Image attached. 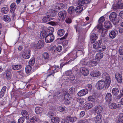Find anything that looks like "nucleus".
Segmentation results:
<instances>
[{"label": "nucleus", "instance_id": "41", "mask_svg": "<svg viewBox=\"0 0 123 123\" xmlns=\"http://www.w3.org/2000/svg\"><path fill=\"white\" fill-rule=\"evenodd\" d=\"M71 96L68 93L66 94L64 96V98L65 100H69L71 98Z\"/></svg>", "mask_w": 123, "mask_h": 123}, {"label": "nucleus", "instance_id": "17", "mask_svg": "<svg viewBox=\"0 0 123 123\" xmlns=\"http://www.w3.org/2000/svg\"><path fill=\"white\" fill-rule=\"evenodd\" d=\"M101 74L99 71H92L91 74V75L94 77H98Z\"/></svg>", "mask_w": 123, "mask_h": 123}, {"label": "nucleus", "instance_id": "20", "mask_svg": "<svg viewBox=\"0 0 123 123\" xmlns=\"http://www.w3.org/2000/svg\"><path fill=\"white\" fill-rule=\"evenodd\" d=\"M51 16L53 17L52 15H50V16L49 15L45 16L42 19L43 21L44 22H46L51 20L52 18H51Z\"/></svg>", "mask_w": 123, "mask_h": 123}, {"label": "nucleus", "instance_id": "3", "mask_svg": "<svg viewBox=\"0 0 123 123\" xmlns=\"http://www.w3.org/2000/svg\"><path fill=\"white\" fill-rule=\"evenodd\" d=\"M43 38H45V40L46 43H49L53 42L54 39V36L53 34L47 35L41 34Z\"/></svg>", "mask_w": 123, "mask_h": 123}, {"label": "nucleus", "instance_id": "58", "mask_svg": "<svg viewBox=\"0 0 123 123\" xmlns=\"http://www.w3.org/2000/svg\"><path fill=\"white\" fill-rule=\"evenodd\" d=\"M99 23L97 26V28L99 30L100 29H101L102 28V23Z\"/></svg>", "mask_w": 123, "mask_h": 123}, {"label": "nucleus", "instance_id": "15", "mask_svg": "<svg viewBox=\"0 0 123 123\" xmlns=\"http://www.w3.org/2000/svg\"><path fill=\"white\" fill-rule=\"evenodd\" d=\"M93 106L92 103H87L84 106L83 108L85 110H87L92 108Z\"/></svg>", "mask_w": 123, "mask_h": 123}, {"label": "nucleus", "instance_id": "27", "mask_svg": "<svg viewBox=\"0 0 123 123\" xmlns=\"http://www.w3.org/2000/svg\"><path fill=\"white\" fill-rule=\"evenodd\" d=\"M97 37L96 35L94 33H92L90 36V40L91 42L92 43H94L96 40Z\"/></svg>", "mask_w": 123, "mask_h": 123}, {"label": "nucleus", "instance_id": "53", "mask_svg": "<svg viewBox=\"0 0 123 123\" xmlns=\"http://www.w3.org/2000/svg\"><path fill=\"white\" fill-rule=\"evenodd\" d=\"M106 48V47L105 46H100V48L99 49V50L101 51H103L105 50Z\"/></svg>", "mask_w": 123, "mask_h": 123}, {"label": "nucleus", "instance_id": "11", "mask_svg": "<svg viewBox=\"0 0 123 123\" xmlns=\"http://www.w3.org/2000/svg\"><path fill=\"white\" fill-rule=\"evenodd\" d=\"M88 92V90L87 89H85L80 90L77 93L79 96H82L86 94Z\"/></svg>", "mask_w": 123, "mask_h": 123}, {"label": "nucleus", "instance_id": "55", "mask_svg": "<svg viewBox=\"0 0 123 123\" xmlns=\"http://www.w3.org/2000/svg\"><path fill=\"white\" fill-rule=\"evenodd\" d=\"M69 121L67 118V117L65 119H63L61 122L62 123H69Z\"/></svg>", "mask_w": 123, "mask_h": 123}, {"label": "nucleus", "instance_id": "54", "mask_svg": "<svg viewBox=\"0 0 123 123\" xmlns=\"http://www.w3.org/2000/svg\"><path fill=\"white\" fill-rule=\"evenodd\" d=\"M86 87V89H87L88 91L91 90L92 88V86L90 84H87Z\"/></svg>", "mask_w": 123, "mask_h": 123}, {"label": "nucleus", "instance_id": "4", "mask_svg": "<svg viewBox=\"0 0 123 123\" xmlns=\"http://www.w3.org/2000/svg\"><path fill=\"white\" fill-rule=\"evenodd\" d=\"M54 31V29L52 27H49L45 30H43L41 31V34L50 35L53 34Z\"/></svg>", "mask_w": 123, "mask_h": 123}, {"label": "nucleus", "instance_id": "33", "mask_svg": "<svg viewBox=\"0 0 123 123\" xmlns=\"http://www.w3.org/2000/svg\"><path fill=\"white\" fill-rule=\"evenodd\" d=\"M5 21L9 22L11 21V19L10 17L7 15H5L2 18Z\"/></svg>", "mask_w": 123, "mask_h": 123}, {"label": "nucleus", "instance_id": "18", "mask_svg": "<svg viewBox=\"0 0 123 123\" xmlns=\"http://www.w3.org/2000/svg\"><path fill=\"white\" fill-rule=\"evenodd\" d=\"M99 32L101 34L102 36L104 37L107 34V33L108 30L106 29L102 28L98 30Z\"/></svg>", "mask_w": 123, "mask_h": 123}, {"label": "nucleus", "instance_id": "47", "mask_svg": "<svg viewBox=\"0 0 123 123\" xmlns=\"http://www.w3.org/2000/svg\"><path fill=\"white\" fill-rule=\"evenodd\" d=\"M76 58H74V59H71L68 62H66L64 63L62 65L61 64L60 66V68H62L65 65H67V64L68 63L70 62H71V61H74V60Z\"/></svg>", "mask_w": 123, "mask_h": 123}, {"label": "nucleus", "instance_id": "49", "mask_svg": "<svg viewBox=\"0 0 123 123\" xmlns=\"http://www.w3.org/2000/svg\"><path fill=\"white\" fill-rule=\"evenodd\" d=\"M35 62V59L34 58H33L31 59L29 62V65L33 66Z\"/></svg>", "mask_w": 123, "mask_h": 123}, {"label": "nucleus", "instance_id": "21", "mask_svg": "<svg viewBox=\"0 0 123 123\" xmlns=\"http://www.w3.org/2000/svg\"><path fill=\"white\" fill-rule=\"evenodd\" d=\"M6 76L5 77V79L8 81H10L12 77L11 72H10L8 71L6 72Z\"/></svg>", "mask_w": 123, "mask_h": 123}, {"label": "nucleus", "instance_id": "10", "mask_svg": "<svg viewBox=\"0 0 123 123\" xmlns=\"http://www.w3.org/2000/svg\"><path fill=\"white\" fill-rule=\"evenodd\" d=\"M94 120L96 123H100L102 120V117L100 115L96 116L95 117Z\"/></svg>", "mask_w": 123, "mask_h": 123}, {"label": "nucleus", "instance_id": "48", "mask_svg": "<svg viewBox=\"0 0 123 123\" xmlns=\"http://www.w3.org/2000/svg\"><path fill=\"white\" fill-rule=\"evenodd\" d=\"M72 74V72L71 70H69L65 72V75L67 76H71Z\"/></svg>", "mask_w": 123, "mask_h": 123}, {"label": "nucleus", "instance_id": "52", "mask_svg": "<svg viewBox=\"0 0 123 123\" xmlns=\"http://www.w3.org/2000/svg\"><path fill=\"white\" fill-rule=\"evenodd\" d=\"M24 117H21L19 118L18 120V123H23L24 121Z\"/></svg>", "mask_w": 123, "mask_h": 123}, {"label": "nucleus", "instance_id": "60", "mask_svg": "<svg viewBox=\"0 0 123 123\" xmlns=\"http://www.w3.org/2000/svg\"><path fill=\"white\" fill-rule=\"evenodd\" d=\"M74 27L75 28V29L76 31H79L80 29V27H79L78 25V24L75 25H74Z\"/></svg>", "mask_w": 123, "mask_h": 123}, {"label": "nucleus", "instance_id": "28", "mask_svg": "<svg viewBox=\"0 0 123 123\" xmlns=\"http://www.w3.org/2000/svg\"><path fill=\"white\" fill-rule=\"evenodd\" d=\"M103 56V54L102 53L99 52L96 55V59L99 61Z\"/></svg>", "mask_w": 123, "mask_h": 123}, {"label": "nucleus", "instance_id": "26", "mask_svg": "<svg viewBox=\"0 0 123 123\" xmlns=\"http://www.w3.org/2000/svg\"><path fill=\"white\" fill-rule=\"evenodd\" d=\"M21 114L24 117L27 119H29V115L27 111L25 110H23L21 111Z\"/></svg>", "mask_w": 123, "mask_h": 123}, {"label": "nucleus", "instance_id": "64", "mask_svg": "<svg viewBox=\"0 0 123 123\" xmlns=\"http://www.w3.org/2000/svg\"><path fill=\"white\" fill-rule=\"evenodd\" d=\"M54 115V114L52 112H49L48 113V116L50 118L53 117Z\"/></svg>", "mask_w": 123, "mask_h": 123}, {"label": "nucleus", "instance_id": "31", "mask_svg": "<svg viewBox=\"0 0 123 123\" xmlns=\"http://www.w3.org/2000/svg\"><path fill=\"white\" fill-rule=\"evenodd\" d=\"M43 111V109L40 107H37L35 109V111L36 114H39L42 113Z\"/></svg>", "mask_w": 123, "mask_h": 123}, {"label": "nucleus", "instance_id": "43", "mask_svg": "<svg viewBox=\"0 0 123 123\" xmlns=\"http://www.w3.org/2000/svg\"><path fill=\"white\" fill-rule=\"evenodd\" d=\"M31 69V67L30 65L27 66L25 68L26 72L27 73H29Z\"/></svg>", "mask_w": 123, "mask_h": 123}, {"label": "nucleus", "instance_id": "9", "mask_svg": "<svg viewBox=\"0 0 123 123\" xmlns=\"http://www.w3.org/2000/svg\"><path fill=\"white\" fill-rule=\"evenodd\" d=\"M102 43V41L100 40L97 41L93 45V48L95 49H99Z\"/></svg>", "mask_w": 123, "mask_h": 123}, {"label": "nucleus", "instance_id": "25", "mask_svg": "<svg viewBox=\"0 0 123 123\" xmlns=\"http://www.w3.org/2000/svg\"><path fill=\"white\" fill-rule=\"evenodd\" d=\"M22 67L21 65H13L12 66V68L14 70H17L20 69Z\"/></svg>", "mask_w": 123, "mask_h": 123}, {"label": "nucleus", "instance_id": "6", "mask_svg": "<svg viewBox=\"0 0 123 123\" xmlns=\"http://www.w3.org/2000/svg\"><path fill=\"white\" fill-rule=\"evenodd\" d=\"M30 51L29 50L25 51L23 54L22 55V57L25 59H28L30 57Z\"/></svg>", "mask_w": 123, "mask_h": 123}, {"label": "nucleus", "instance_id": "57", "mask_svg": "<svg viewBox=\"0 0 123 123\" xmlns=\"http://www.w3.org/2000/svg\"><path fill=\"white\" fill-rule=\"evenodd\" d=\"M31 122H36L37 120L35 117H32L30 119Z\"/></svg>", "mask_w": 123, "mask_h": 123}, {"label": "nucleus", "instance_id": "46", "mask_svg": "<svg viewBox=\"0 0 123 123\" xmlns=\"http://www.w3.org/2000/svg\"><path fill=\"white\" fill-rule=\"evenodd\" d=\"M81 64L84 65H87L88 66V62L87 60L85 59H83L81 60L80 62Z\"/></svg>", "mask_w": 123, "mask_h": 123}, {"label": "nucleus", "instance_id": "38", "mask_svg": "<svg viewBox=\"0 0 123 123\" xmlns=\"http://www.w3.org/2000/svg\"><path fill=\"white\" fill-rule=\"evenodd\" d=\"M8 11V9L7 7H3L1 9V11L2 13L7 14Z\"/></svg>", "mask_w": 123, "mask_h": 123}, {"label": "nucleus", "instance_id": "12", "mask_svg": "<svg viewBox=\"0 0 123 123\" xmlns=\"http://www.w3.org/2000/svg\"><path fill=\"white\" fill-rule=\"evenodd\" d=\"M80 71L82 74L85 76H87L88 74V70L85 68L82 67L80 69Z\"/></svg>", "mask_w": 123, "mask_h": 123}, {"label": "nucleus", "instance_id": "42", "mask_svg": "<svg viewBox=\"0 0 123 123\" xmlns=\"http://www.w3.org/2000/svg\"><path fill=\"white\" fill-rule=\"evenodd\" d=\"M43 58L45 60H48L49 57V55L47 52H44L43 54Z\"/></svg>", "mask_w": 123, "mask_h": 123}, {"label": "nucleus", "instance_id": "63", "mask_svg": "<svg viewBox=\"0 0 123 123\" xmlns=\"http://www.w3.org/2000/svg\"><path fill=\"white\" fill-rule=\"evenodd\" d=\"M6 87L5 86H4L2 87L1 91L3 92H4V93H5V92L6 91Z\"/></svg>", "mask_w": 123, "mask_h": 123}, {"label": "nucleus", "instance_id": "32", "mask_svg": "<svg viewBox=\"0 0 123 123\" xmlns=\"http://www.w3.org/2000/svg\"><path fill=\"white\" fill-rule=\"evenodd\" d=\"M119 92V91L118 88L115 87L112 89V93L115 96H117Z\"/></svg>", "mask_w": 123, "mask_h": 123}, {"label": "nucleus", "instance_id": "37", "mask_svg": "<svg viewBox=\"0 0 123 123\" xmlns=\"http://www.w3.org/2000/svg\"><path fill=\"white\" fill-rule=\"evenodd\" d=\"M16 6L15 3H12L10 6V10L11 12L13 13L15 10Z\"/></svg>", "mask_w": 123, "mask_h": 123}, {"label": "nucleus", "instance_id": "22", "mask_svg": "<svg viewBox=\"0 0 123 123\" xmlns=\"http://www.w3.org/2000/svg\"><path fill=\"white\" fill-rule=\"evenodd\" d=\"M88 100L90 101L95 102L97 101V98L95 95H92L88 97Z\"/></svg>", "mask_w": 123, "mask_h": 123}, {"label": "nucleus", "instance_id": "39", "mask_svg": "<svg viewBox=\"0 0 123 123\" xmlns=\"http://www.w3.org/2000/svg\"><path fill=\"white\" fill-rule=\"evenodd\" d=\"M64 31L63 29H61L57 31V34L58 36L61 37L64 34Z\"/></svg>", "mask_w": 123, "mask_h": 123}, {"label": "nucleus", "instance_id": "62", "mask_svg": "<svg viewBox=\"0 0 123 123\" xmlns=\"http://www.w3.org/2000/svg\"><path fill=\"white\" fill-rule=\"evenodd\" d=\"M58 110L62 112L64 110V108L63 107L59 106L58 108Z\"/></svg>", "mask_w": 123, "mask_h": 123}, {"label": "nucleus", "instance_id": "59", "mask_svg": "<svg viewBox=\"0 0 123 123\" xmlns=\"http://www.w3.org/2000/svg\"><path fill=\"white\" fill-rule=\"evenodd\" d=\"M75 90V89L74 88L72 87L70 88L69 90V91L71 94H73Z\"/></svg>", "mask_w": 123, "mask_h": 123}, {"label": "nucleus", "instance_id": "56", "mask_svg": "<svg viewBox=\"0 0 123 123\" xmlns=\"http://www.w3.org/2000/svg\"><path fill=\"white\" fill-rule=\"evenodd\" d=\"M105 20L104 18V17H101L98 20V23H102Z\"/></svg>", "mask_w": 123, "mask_h": 123}, {"label": "nucleus", "instance_id": "44", "mask_svg": "<svg viewBox=\"0 0 123 123\" xmlns=\"http://www.w3.org/2000/svg\"><path fill=\"white\" fill-rule=\"evenodd\" d=\"M84 1V0H79L78 1L79 5L81 6L86 5Z\"/></svg>", "mask_w": 123, "mask_h": 123}, {"label": "nucleus", "instance_id": "24", "mask_svg": "<svg viewBox=\"0 0 123 123\" xmlns=\"http://www.w3.org/2000/svg\"><path fill=\"white\" fill-rule=\"evenodd\" d=\"M60 92L59 91H57L55 93H54L53 98L56 100L59 99L60 96H61L60 94Z\"/></svg>", "mask_w": 123, "mask_h": 123}, {"label": "nucleus", "instance_id": "16", "mask_svg": "<svg viewBox=\"0 0 123 123\" xmlns=\"http://www.w3.org/2000/svg\"><path fill=\"white\" fill-rule=\"evenodd\" d=\"M112 24L109 21H106L104 23V26L107 29L111 28L112 27Z\"/></svg>", "mask_w": 123, "mask_h": 123}, {"label": "nucleus", "instance_id": "14", "mask_svg": "<svg viewBox=\"0 0 123 123\" xmlns=\"http://www.w3.org/2000/svg\"><path fill=\"white\" fill-rule=\"evenodd\" d=\"M117 31L116 30L111 31L109 34L110 37L112 39L116 37V35L117 34Z\"/></svg>", "mask_w": 123, "mask_h": 123}, {"label": "nucleus", "instance_id": "8", "mask_svg": "<svg viewBox=\"0 0 123 123\" xmlns=\"http://www.w3.org/2000/svg\"><path fill=\"white\" fill-rule=\"evenodd\" d=\"M115 78L118 82L121 83L122 81V78L121 75L120 74L117 73L115 74Z\"/></svg>", "mask_w": 123, "mask_h": 123}, {"label": "nucleus", "instance_id": "2", "mask_svg": "<svg viewBox=\"0 0 123 123\" xmlns=\"http://www.w3.org/2000/svg\"><path fill=\"white\" fill-rule=\"evenodd\" d=\"M109 18L110 21L114 25L117 24L119 22V19L117 17V14L115 12H112L110 14Z\"/></svg>", "mask_w": 123, "mask_h": 123}, {"label": "nucleus", "instance_id": "61", "mask_svg": "<svg viewBox=\"0 0 123 123\" xmlns=\"http://www.w3.org/2000/svg\"><path fill=\"white\" fill-rule=\"evenodd\" d=\"M62 49V47L61 46H59L57 48L56 47L57 50L58 52L61 51Z\"/></svg>", "mask_w": 123, "mask_h": 123}, {"label": "nucleus", "instance_id": "5", "mask_svg": "<svg viewBox=\"0 0 123 123\" xmlns=\"http://www.w3.org/2000/svg\"><path fill=\"white\" fill-rule=\"evenodd\" d=\"M67 12L65 11H61L58 13V15L61 20L63 21L65 19Z\"/></svg>", "mask_w": 123, "mask_h": 123}, {"label": "nucleus", "instance_id": "7", "mask_svg": "<svg viewBox=\"0 0 123 123\" xmlns=\"http://www.w3.org/2000/svg\"><path fill=\"white\" fill-rule=\"evenodd\" d=\"M44 41L42 40H39L36 46V47L37 49H40L42 48L44 46Z\"/></svg>", "mask_w": 123, "mask_h": 123}, {"label": "nucleus", "instance_id": "45", "mask_svg": "<svg viewBox=\"0 0 123 123\" xmlns=\"http://www.w3.org/2000/svg\"><path fill=\"white\" fill-rule=\"evenodd\" d=\"M118 120L119 122H121L123 121V114H120L117 117Z\"/></svg>", "mask_w": 123, "mask_h": 123}, {"label": "nucleus", "instance_id": "36", "mask_svg": "<svg viewBox=\"0 0 123 123\" xmlns=\"http://www.w3.org/2000/svg\"><path fill=\"white\" fill-rule=\"evenodd\" d=\"M97 64V62L96 61H89L88 62V66H96Z\"/></svg>", "mask_w": 123, "mask_h": 123}, {"label": "nucleus", "instance_id": "34", "mask_svg": "<svg viewBox=\"0 0 123 123\" xmlns=\"http://www.w3.org/2000/svg\"><path fill=\"white\" fill-rule=\"evenodd\" d=\"M109 108L111 109H115L117 107V105L116 104L114 103H112L109 105Z\"/></svg>", "mask_w": 123, "mask_h": 123}, {"label": "nucleus", "instance_id": "35", "mask_svg": "<svg viewBox=\"0 0 123 123\" xmlns=\"http://www.w3.org/2000/svg\"><path fill=\"white\" fill-rule=\"evenodd\" d=\"M68 13L70 14H72L75 12V8L73 6L70 7L68 10Z\"/></svg>", "mask_w": 123, "mask_h": 123}, {"label": "nucleus", "instance_id": "19", "mask_svg": "<svg viewBox=\"0 0 123 123\" xmlns=\"http://www.w3.org/2000/svg\"><path fill=\"white\" fill-rule=\"evenodd\" d=\"M103 110V108L102 106L100 105L97 106L95 109V111L98 114H99L101 113Z\"/></svg>", "mask_w": 123, "mask_h": 123}, {"label": "nucleus", "instance_id": "51", "mask_svg": "<svg viewBox=\"0 0 123 123\" xmlns=\"http://www.w3.org/2000/svg\"><path fill=\"white\" fill-rule=\"evenodd\" d=\"M64 7V4L62 3H60L58 4V9L60 10L62 9Z\"/></svg>", "mask_w": 123, "mask_h": 123}, {"label": "nucleus", "instance_id": "13", "mask_svg": "<svg viewBox=\"0 0 123 123\" xmlns=\"http://www.w3.org/2000/svg\"><path fill=\"white\" fill-rule=\"evenodd\" d=\"M54 68H55V69L53 71H52L49 73L48 74V76L51 75L54 76L55 73L58 72L59 70L60 67L59 66H56Z\"/></svg>", "mask_w": 123, "mask_h": 123}, {"label": "nucleus", "instance_id": "23", "mask_svg": "<svg viewBox=\"0 0 123 123\" xmlns=\"http://www.w3.org/2000/svg\"><path fill=\"white\" fill-rule=\"evenodd\" d=\"M112 98V95L110 93H107L105 95V98L107 102H109L111 101Z\"/></svg>", "mask_w": 123, "mask_h": 123}, {"label": "nucleus", "instance_id": "40", "mask_svg": "<svg viewBox=\"0 0 123 123\" xmlns=\"http://www.w3.org/2000/svg\"><path fill=\"white\" fill-rule=\"evenodd\" d=\"M82 10V7L80 6H78L76 8L75 11L77 13H79L81 12Z\"/></svg>", "mask_w": 123, "mask_h": 123}, {"label": "nucleus", "instance_id": "1", "mask_svg": "<svg viewBox=\"0 0 123 123\" xmlns=\"http://www.w3.org/2000/svg\"><path fill=\"white\" fill-rule=\"evenodd\" d=\"M102 78L105 80V81L103 80L98 81L96 83V86L98 89L100 90L105 87L108 88L110 85L111 80L109 75L106 73H104L102 75Z\"/></svg>", "mask_w": 123, "mask_h": 123}, {"label": "nucleus", "instance_id": "30", "mask_svg": "<svg viewBox=\"0 0 123 123\" xmlns=\"http://www.w3.org/2000/svg\"><path fill=\"white\" fill-rule=\"evenodd\" d=\"M59 121V119L57 117H53L51 120V121L52 123H58Z\"/></svg>", "mask_w": 123, "mask_h": 123}, {"label": "nucleus", "instance_id": "29", "mask_svg": "<svg viewBox=\"0 0 123 123\" xmlns=\"http://www.w3.org/2000/svg\"><path fill=\"white\" fill-rule=\"evenodd\" d=\"M67 118L68 119L69 121L72 123H74L76 121L77 118L75 117H72L70 116H69L67 117Z\"/></svg>", "mask_w": 123, "mask_h": 123}, {"label": "nucleus", "instance_id": "50", "mask_svg": "<svg viewBox=\"0 0 123 123\" xmlns=\"http://www.w3.org/2000/svg\"><path fill=\"white\" fill-rule=\"evenodd\" d=\"M57 50L56 47L55 46H54L52 47L51 49V52L54 54Z\"/></svg>", "mask_w": 123, "mask_h": 123}]
</instances>
